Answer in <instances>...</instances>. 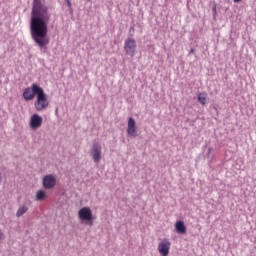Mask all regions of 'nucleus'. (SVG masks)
Segmentation results:
<instances>
[{
	"instance_id": "aec40b11",
	"label": "nucleus",
	"mask_w": 256,
	"mask_h": 256,
	"mask_svg": "<svg viewBox=\"0 0 256 256\" xmlns=\"http://www.w3.org/2000/svg\"><path fill=\"white\" fill-rule=\"evenodd\" d=\"M208 153H211V148L208 149Z\"/></svg>"
},
{
	"instance_id": "20e7f679",
	"label": "nucleus",
	"mask_w": 256,
	"mask_h": 256,
	"mask_svg": "<svg viewBox=\"0 0 256 256\" xmlns=\"http://www.w3.org/2000/svg\"><path fill=\"white\" fill-rule=\"evenodd\" d=\"M124 51L129 57H135V53H137V41L133 38H127L124 41Z\"/></svg>"
},
{
	"instance_id": "9b49d317",
	"label": "nucleus",
	"mask_w": 256,
	"mask_h": 256,
	"mask_svg": "<svg viewBox=\"0 0 256 256\" xmlns=\"http://www.w3.org/2000/svg\"><path fill=\"white\" fill-rule=\"evenodd\" d=\"M175 229L180 235H185V233H187V227L185 226V222H183V220H179L175 223Z\"/></svg>"
},
{
	"instance_id": "f8f14e48",
	"label": "nucleus",
	"mask_w": 256,
	"mask_h": 256,
	"mask_svg": "<svg viewBox=\"0 0 256 256\" xmlns=\"http://www.w3.org/2000/svg\"><path fill=\"white\" fill-rule=\"evenodd\" d=\"M197 99H198V102L200 103V105H203V106L207 105V94H206V92L198 93Z\"/></svg>"
},
{
	"instance_id": "1a4fd4ad",
	"label": "nucleus",
	"mask_w": 256,
	"mask_h": 256,
	"mask_svg": "<svg viewBox=\"0 0 256 256\" xmlns=\"http://www.w3.org/2000/svg\"><path fill=\"white\" fill-rule=\"evenodd\" d=\"M31 129H39L41 125H43V118L39 116V114H33L30 118V123H29Z\"/></svg>"
},
{
	"instance_id": "423d86ee",
	"label": "nucleus",
	"mask_w": 256,
	"mask_h": 256,
	"mask_svg": "<svg viewBox=\"0 0 256 256\" xmlns=\"http://www.w3.org/2000/svg\"><path fill=\"white\" fill-rule=\"evenodd\" d=\"M90 155L94 161V163H100L101 161V145L99 143H94L91 150Z\"/></svg>"
},
{
	"instance_id": "4468645a",
	"label": "nucleus",
	"mask_w": 256,
	"mask_h": 256,
	"mask_svg": "<svg viewBox=\"0 0 256 256\" xmlns=\"http://www.w3.org/2000/svg\"><path fill=\"white\" fill-rule=\"evenodd\" d=\"M29 211V208L27 206H20L16 212V217H22V215H25Z\"/></svg>"
},
{
	"instance_id": "6e6552de",
	"label": "nucleus",
	"mask_w": 256,
	"mask_h": 256,
	"mask_svg": "<svg viewBox=\"0 0 256 256\" xmlns=\"http://www.w3.org/2000/svg\"><path fill=\"white\" fill-rule=\"evenodd\" d=\"M57 185V178L53 175H46L43 178V187L44 189H53Z\"/></svg>"
},
{
	"instance_id": "a211bd4d",
	"label": "nucleus",
	"mask_w": 256,
	"mask_h": 256,
	"mask_svg": "<svg viewBox=\"0 0 256 256\" xmlns=\"http://www.w3.org/2000/svg\"><path fill=\"white\" fill-rule=\"evenodd\" d=\"M192 53H195V49H193V48L190 50V54H192Z\"/></svg>"
},
{
	"instance_id": "f257e3e1",
	"label": "nucleus",
	"mask_w": 256,
	"mask_h": 256,
	"mask_svg": "<svg viewBox=\"0 0 256 256\" xmlns=\"http://www.w3.org/2000/svg\"><path fill=\"white\" fill-rule=\"evenodd\" d=\"M49 21H51L49 6L43 4L42 0H34L30 19V35L43 53H47V45L50 43L47 37Z\"/></svg>"
},
{
	"instance_id": "ddd939ff",
	"label": "nucleus",
	"mask_w": 256,
	"mask_h": 256,
	"mask_svg": "<svg viewBox=\"0 0 256 256\" xmlns=\"http://www.w3.org/2000/svg\"><path fill=\"white\" fill-rule=\"evenodd\" d=\"M46 198H47V193L45 192V190H39L36 193V201H45Z\"/></svg>"
},
{
	"instance_id": "7ed1b4c3",
	"label": "nucleus",
	"mask_w": 256,
	"mask_h": 256,
	"mask_svg": "<svg viewBox=\"0 0 256 256\" xmlns=\"http://www.w3.org/2000/svg\"><path fill=\"white\" fill-rule=\"evenodd\" d=\"M80 221H85L90 227L93 225V211L89 207H83L78 211Z\"/></svg>"
},
{
	"instance_id": "f03ea898",
	"label": "nucleus",
	"mask_w": 256,
	"mask_h": 256,
	"mask_svg": "<svg viewBox=\"0 0 256 256\" xmlns=\"http://www.w3.org/2000/svg\"><path fill=\"white\" fill-rule=\"evenodd\" d=\"M36 100L34 102V107L36 111H43L49 107V99L47 98V94H45V90L43 88L39 91H36Z\"/></svg>"
},
{
	"instance_id": "0eeeda50",
	"label": "nucleus",
	"mask_w": 256,
	"mask_h": 256,
	"mask_svg": "<svg viewBox=\"0 0 256 256\" xmlns=\"http://www.w3.org/2000/svg\"><path fill=\"white\" fill-rule=\"evenodd\" d=\"M170 249H171V242L168 239H164L158 244V251L162 256L169 255Z\"/></svg>"
},
{
	"instance_id": "6ab92c4d",
	"label": "nucleus",
	"mask_w": 256,
	"mask_h": 256,
	"mask_svg": "<svg viewBox=\"0 0 256 256\" xmlns=\"http://www.w3.org/2000/svg\"><path fill=\"white\" fill-rule=\"evenodd\" d=\"M1 181H3V177L1 176V172H0V183Z\"/></svg>"
},
{
	"instance_id": "2eb2a0df",
	"label": "nucleus",
	"mask_w": 256,
	"mask_h": 256,
	"mask_svg": "<svg viewBox=\"0 0 256 256\" xmlns=\"http://www.w3.org/2000/svg\"><path fill=\"white\" fill-rule=\"evenodd\" d=\"M68 7H71V1L67 0Z\"/></svg>"
},
{
	"instance_id": "dca6fc26",
	"label": "nucleus",
	"mask_w": 256,
	"mask_h": 256,
	"mask_svg": "<svg viewBox=\"0 0 256 256\" xmlns=\"http://www.w3.org/2000/svg\"><path fill=\"white\" fill-rule=\"evenodd\" d=\"M0 239H3V232L0 230Z\"/></svg>"
},
{
	"instance_id": "f3484780",
	"label": "nucleus",
	"mask_w": 256,
	"mask_h": 256,
	"mask_svg": "<svg viewBox=\"0 0 256 256\" xmlns=\"http://www.w3.org/2000/svg\"><path fill=\"white\" fill-rule=\"evenodd\" d=\"M234 3H241V0H233Z\"/></svg>"
},
{
	"instance_id": "9d476101",
	"label": "nucleus",
	"mask_w": 256,
	"mask_h": 256,
	"mask_svg": "<svg viewBox=\"0 0 256 256\" xmlns=\"http://www.w3.org/2000/svg\"><path fill=\"white\" fill-rule=\"evenodd\" d=\"M127 133L129 137H137V126L134 118L128 119Z\"/></svg>"
},
{
	"instance_id": "39448f33",
	"label": "nucleus",
	"mask_w": 256,
	"mask_h": 256,
	"mask_svg": "<svg viewBox=\"0 0 256 256\" xmlns=\"http://www.w3.org/2000/svg\"><path fill=\"white\" fill-rule=\"evenodd\" d=\"M41 86L36 83L32 84L31 87H27L23 92V99L26 101H33L35 99V95L37 96V91H41Z\"/></svg>"
}]
</instances>
